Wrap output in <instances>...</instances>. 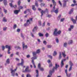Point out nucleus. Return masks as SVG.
Segmentation results:
<instances>
[{"instance_id": "obj_8", "label": "nucleus", "mask_w": 77, "mask_h": 77, "mask_svg": "<svg viewBox=\"0 0 77 77\" xmlns=\"http://www.w3.org/2000/svg\"><path fill=\"white\" fill-rule=\"evenodd\" d=\"M30 24V22L29 20H27L26 21V23L24 24V26H28Z\"/></svg>"}, {"instance_id": "obj_63", "label": "nucleus", "mask_w": 77, "mask_h": 77, "mask_svg": "<svg viewBox=\"0 0 77 77\" xmlns=\"http://www.w3.org/2000/svg\"><path fill=\"white\" fill-rule=\"evenodd\" d=\"M72 29L70 28H69L68 29V30L69 31V32H71V29Z\"/></svg>"}, {"instance_id": "obj_14", "label": "nucleus", "mask_w": 77, "mask_h": 77, "mask_svg": "<svg viewBox=\"0 0 77 77\" xmlns=\"http://www.w3.org/2000/svg\"><path fill=\"white\" fill-rule=\"evenodd\" d=\"M37 59V57H32L31 59L32 60V62H34V60Z\"/></svg>"}, {"instance_id": "obj_2", "label": "nucleus", "mask_w": 77, "mask_h": 77, "mask_svg": "<svg viewBox=\"0 0 77 77\" xmlns=\"http://www.w3.org/2000/svg\"><path fill=\"white\" fill-rule=\"evenodd\" d=\"M61 34V31L59 30L57 32V29L55 28L54 29L53 35L54 36H57L58 35H60Z\"/></svg>"}, {"instance_id": "obj_1", "label": "nucleus", "mask_w": 77, "mask_h": 77, "mask_svg": "<svg viewBox=\"0 0 77 77\" xmlns=\"http://www.w3.org/2000/svg\"><path fill=\"white\" fill-rule=\"evenodd\" d=\"M59 67V65H57V63H56L55 64V66L54 67L52 70H50L49 71V74L48 75L47 77H51V75H52V73L53 72H54V69L57 70L58 68Z\"/></svg>"}, {"instance_id": "obj_64", "label": "nucleus", "mask_w": 77, "mask_h": 77, "mask_svg": "<svg viewBox=\"0 0 77 77\" xmlns=\"http://www.w3.org/2000/svg\"><path fill=\"white\" fill-rule=\"evenodd\" d=\"M17 32H20V29H18L17 30Z\"/></svg>"}, {"instance_id": "obj_50", "label": "nucleus", "mask_w": 77, "mask_h": 77, "mask_svg": "<svg viewBox=\"0 0 77 77\" xmlns=\"http://www.w3.org/2000/svg\"><path fill=\"white\" fill-rule=\"evenodd\" d=\"M38 68L39 69L41 68V64L39 63L38 65Z\"/></svg>"}, {"instance_id": "obj_19", "label": "nucleus", "mask_w": 77, "mask_h": 77, "mask_svg": "<svg viewBox=\"0 0 77 77\" xmlns=\"http://www.w3.org/2000/svg\"><path fill=\"white\" fill-rule=\"evenodd\" d=\"M74 11V8H72L71 10H70V11L69 12V14H71L72 13V12Z\"/></svg>"}, {"instance_id": "obj_52", "label": "nucleus", "mask_w": 77, "mask_h": 77, "mask_svg": "<svg viewBox=\"0 0 77 77\" xmlns=\"http://www.w3.org/2000/svg\"><path fill=\"white\" fill-rule=\"evenodd\" d=\"M39 69H40L41 71H44V70L43 68H40Z\"/></svg>"}, {"instance_id": "obj_3", "label": "nucleus", "mask_w": 77, "mask_h": 77, "mask_svg": "<svg viewBox=\"0 0 77 77\" xmlns=\"http://www.w3.org/2000/svg\"><path fill=\"white\" fill-rule=\"evenodd\" d=\"M29 67L27 66L26 67V69H25V70L23 71V72H31V70L29 69Z\"/></svg>"}, {"instance_id": "obj_20", "label": "nucleus", "mask_w": 77, "mask_h": 77, "mask_svg": "<svg viewBox=\"0 0 77 77\" xmlns=\"http://www.w3.org/2000/svg\"><path fill=\"white\" fill-rule=\"evenodd\" d=\"M37 29L38 27H37V26H35L32 30V32H35V31L37 30Z\"/></svg>"}, {"instance_id": "obj_41", "label": "nucleus", "mask_w": 77, "mask_h": 77, "mask_svg": "<svg viewBox=\"0 0 77 77\" xmlns=\"http://www.w3.org/2000/svg\"><path fill=\"white\" fill-rule=\"evenodd\" d=\"M16 28H17V25L16 24H14V27H13V29H15Z\"/></svg>"}, {"instance_id": "obj_59", "label": "nucleus", "mask_w": 77, "mask_h": 77, "mask_svg": "<svg viewBox=\"0 0 77 77\" xmlns=\"http://www.w3.org/2000/svg\"><path fill=\"white\" fill-rule=\"evenodd\" d=\"M53 66V64H52V63H51V64L49 65V67H52Z\"/></svg>"}, {"instance_id": "obj_18", "label": "nucleus", "mask_w": 77, "mask_h": 77, "mask_svg": "<svg viewBox=\"0 0 77 77\" xmlns=\"http://www.w3.org/2000/svg\"><path fill=\"white\" fill-rule=\"evenodd\" d=\"M61 58H62V53L60 52H59V60H60V59H61Z\"/></svg>"}, {"instance_id": "obj_55", "label": "nucleus", "mask_w": 77, "mask_h": 77, "mask_svg": "<svg viewBox=\"0 0 77 77\" xmlns=\"http://www.w3.org/2000/svg\"><path fill=\"white\" fill-rule=\"evenodd\" d=\"M72 70V67H70V68L69 69V71L70 72L71 71V70Z\"/></svg>"}, {"instance_id": "obj_49", "label": "nucleus", "mask_w": 77, "mask_h": 77, "mask_svg": "<svg viewBox=\"0 0 77 77\" xmlns=\"http://www.w3.org/2000/svg\"><path fill=\"white\" fill-rule=\"evenodd\" d=\"M48 57L49 58H50L51 59H52L53 58V57H52V56H51V55H48Z\"/></svg>"}, {"instance_id": "obj_46", "label": "nucleus", "mask_w": 77, "mask_h": 77, "mask_svg": "<svg viewBox=\"0 0 77 77\" xmlns=\"http://www.w3.org/2000/svg\"><path fill=\"white\" fill-rule=\"evenodd\" d=\"M62 53L63 56V57H65L66 56V55L65 54V52H62Z\"/></svg>"}, {"instance_id": "obj_53", "label": "nucleus", "mask_w": 77, "mask_h": 77, "mask_svg": "<svg viewBox=\"0 0 77 77\" xmlns=\"http://www.w3.org/2000/svg\"><path fill=\"white\" fill-rule=\"evenodd\" d=\"M64 20H65V19L64 18H62L60 20V22H63V21H64Z\"/></svg>"}, {"instance_id": "obj_61", "label": "nucleus", "mask_w": 77, "mask_h": 77, "mask_svg": "<svg viewBox=\"0 0 77 77\" xmlns=\"http://www.w3.org/2000/svg\"><path fill=\"white\" fill-rule=\"evenodd\" d=\"M45 22H44L43 25H42V27H44V26H45Z\"/></svg>"}, {"instance_id": "obj_12", "label": "nucleus", "mask_w": 77, "mask_h": 77, "mask_svg": "<svg viewBox=\"0 0 77 77\" xmlns=\"http://www.w3.org/2000/svg\"><path fill=\"white\" fill-rule=\"evenodd\" d=\"M10 6L11 8H17V5H12V3H10Z\"/></svg>"}, {"instance_id": "obj_13", "label": "nucleus", "mask_w": 77, "mask_h": 77, "mask_svg": "<svg viewBox=\"0 0 77 77\" xmlns=\"http://www.w3.org/2000/svg\"><path fill=\"white\" fill-rule=\"evenodd\" d=\"M19 12H20V10H16L14 11V13L15 14H18L19 13Z\"/></svg>"}, {"instance_id": "obj_25", "label": "nucleus", "mask_w": 77, "mask_h": 77, "mask_svg": "<svg viewBox=\"0 0 77 77\" xmlns=\"http://www.w3.org/2000/svg\"><path fill=\"white\" fill-rule=\"evenodd\" d=\"M58 11H59L58 8H57L55 10H54V12L55 13V14H57L58 13Z\"/></svg>"}, {"instance_id": "obj_6", "label": "nucleus", "mask_w": 77, "mask_h": 77, "mask_svg": "<svg viewBox=\"0 0 77 77\" xmlns=\"http://www.w3.org/2000/svg\"><path fill=\"white\" fill-rule=\"evenodd\" d=\"M11 46H9L8 45H6V48H8V54H10L11 52H10V50H11Z\"/></svg>"}, {"instance_id": "obj_32", "label": "nucleus", "mask_w": 77, "mask_h": 77, "mask_svg": "<svg viewBox=\"0 0 77 77\" xmlns=\"http://www.w3.org/2000/svg\"><path fill=\"white\" fill-rule=\"evenodd\" d=\"M69 64H70V67H72V66H73V63H72V62L71 61H70L69 62Z\"/></svg>"}, {"instance_id": "obj_5", "label": "nucleus", "mask_w": 77, "mask_h": 77, "mask_svg": "<svg viewBox=\"0 0 77 77\" xmlns=\"http://www.w3.org/2000/svg\"><path fill=\"white\" fill-rule=\"evenodd\" d=\"M16 70L17 69H15L14 70H13L12 69H11V75H12V76H15V72Z\"/></svg>"}, {"instance_id": "obj_57", "label": "nucleus", "mask_w": 77, "mask_h": 77, "mask_svg": "<svg viewBox=\"0 0 77 77\" xmlns=\"http://www.w3.org/2000/svg\"><path fill=\"white\" fill-rule=\"evenodd\" d=\"M47 47H48V48H51V45H48L47 46Z\"/></svg>"}, {"instance_id": "obj_43", "label": "nucleus", "mask_w": 77, "mask_h": 77, "mask_svg": "<svg viewBox=\"0 0 77 77\" xmlns=\"http://www.w3.org/2000/svg\"><path fill=\"white\" fill-rule=\"evenodd\" d=\"M7 30V27H4L3 28V30L4 31H6Z\"/></svg>"}, {"instance_id": "obj_62", "label": "nucleus", "mask_w": 77, "mask_h": 77, "mask_svg": "<svg viewBox=\"0 0 77 77\" xmlns=\"http://www.w3.org/2000/svg\"><path fill=\"white\" fill-rule=\"evenodd\" d=\"M16 54L18 56V55H19V52H17L16 53Z\"/></svg>"}, {"instance_id": "obj_38", "label": "nucleus", "mask_w": 77, "mask_h": 77, "mask_svg": "<svg viewBox=\"0 0 77 77\" xmlns=\"http://www.w3.org/2000/svg\"><path fill=\"white\" fill-rule=\"evenodd\" d=\"M21 36L22 37V38H23V39H24V36H23V34L22 33H21Z\"/></svg>"}, {"instance_id": "obj_42", "label": "nucleus", "mask_w": 77, "mask_h": 77, "mask_svg": "<svg viewBox=\"0 0 77 77\" xmlns=\"http://www.w3.org/2000/svg\"><path fill=\"white\" fill-rule=\"evenodd\" d=\"M26 77H32L31 75L29 74H28L26 75Z\"/></svg>"}, {"instance_id": "obj_54", "label": "nucleus", "mask_w": 77, "mask_h": 77, "mask_svg": "<svg viewBox=\"0 0 77 77\" xmlns=\"http://www.w3.org/2000/svg\"><path fill=\"white\" fill-rule=\"evenodd\" d=\"M70 28L72 29H73L74 28V26L73 25H70Z\"/></svg>"}, {"instance_id": "obj_56", "label": "nucleus", "mask_w": 77, "mask_h": 77, "mask_svg": "<svg viewBox=\"0 0 77 77\" xmlns=\"http://www.w3.org/2000/svg\"><path fill=\"white\" fill-rule=\"evenodd\" d=\"M20 3H21V1H20V0H19V1L18 2V5H20Z\"/></svg>"}, {"instance_id": "obj_29", "label": "nucleus", "mask_w": 77, "mask_h": 77, "mask_svg": "<svg viewBox=\"0 0 77 77\" xmlns=\"http://www.w3.org/2000/svg\"><path fill=\"white\" fill-rule=\"evenodd\" d=\"M41 52V50L40 49H38L36 50V53L37 54H38V53H40Z\"/></svg>"}, {"instance_id": "obj_34", "label": "nucleus", "mask_w": 77, "mask_h": 77, "mask_svg": "<svg viewBox=\"0 0 77 77\" xmlns=\"http://www.w3.org/2000/svg\"><path fill=\"white\" fill-rule=\"evenodd\" d=\"M48 36H49V34L48 33H46L45 34V36L46 38H48Z\"/></svg>"}, {"instance_id": "obj_10", "label": "nucleus", "mask_w": 77, "mask_h": 77, "mask_svg": "<svg viewBox=\"0 0 77 77\" xmlns=\"http://www.w3.org/2000/svg\"><path fill=\"white\" fill-rule=\"evenodd\" d=\"M24 60L23 59H21V62L20 63H19L17 65L18 66L19 65H21L22 66H23V64H24Z\"/></svg>"}, {"instance_id": "obj_4", "label": "nucleus", "mask_w": 77, "mask_h": 77, "mask_svg": "<svg viewBox=\"0 0 77 77\" xmlns=\"http://www.w3.org/2000/svg\"><path fill=\"white\" fill-rule=\"evenodd\" d=\"M46 12L48 13V9H47V8H46L45 9L44 11L43 10L41 12V17H42V15H44V14H45Z\"/></svg>"}, {"instance_id": "obj_30", "label": "nucleus", "mask_w": 77, "mask_h": 77, "mask_svg": "<svg viewBox=\"0 0 77 77\" xmlns=\"http://www.w3.org/2000/svg\"><path fill=\"white\" fill-rule=\"evenodd\" d=\"M3 9L4 11V12H5V14H7L8 12L7 10H6V9H5V8H3Z\"/></svg>"}, {"instance_id": "obj_31", "label": "nucleus", "mask_w": 77, "mask_h": 77, "mask_svg": "<svg viewBox=\"0 0 77 77\" xmlns=\"http://www.w3.org/2000/svg\"><path fill=\"white\" fill-rule=\"evenodd\" d=\"M55 41L57 43H59V39H58V38L57 37H56L55 38Z\"/></svg>"}, {"instance_id": "obj_15", "label": "nucleus", "mask_w": 77, "mask_h": 77, "mask_svg": "<svg viewBox=\"0 0 77 77\" xmlns=\"http://www.w3.org/2000/svg\"><path fill=\"white\" fill-rule=\"evenodd\" d=\"M63 7H65L66 6V1L65 0H63Z\"/></svg>"}, {"instance_id": "obj_28", "label": "nucleus", "mask_w": 77, "mask_h": 77, "mask_svg": "<svg viewBox=\"0 0 77 77\" xmlns=\"http://www.w3.org/2000/svg\"><path fill=\"white\" fill-rule=\"evenodd\" d=\"M36 54H37V53H36V52H32V54L33 57H35V56Z\"/></svg>"}, {"instance_id": "obj_35", "label": "nucleus", "mask_w": 77, "mask_h": 77, "mask_svg": "<svg viewBox=\"0 0 77 77\" xmlns=\"http://www.w3.org/2000/svg\"><path fill=\"white\" fill-rule=\"evenodd\" d=\"M45 4L44 3H42L40 4V6H41V7L42 6H45Z\"/></svg>"}, {"instance_id": "obj_47", "label": "nucleus", "mask_w": 77, "mask_h": 77, "mask_svg": "<svg viewBox=\"0 0 77 77\" xmlns=\"http://www.w3.org/2000/svg\"><path fill=\"white\" fill-rule=\"evenodd\" d=\"M33 65H34V68H36V66L35 65V63L34 62H32Z\"/></svg>"}, {"instance_id": "obj_37", "label": "nucleus", "mask_w": 77, "mask_h": 77, "mask_svg": "<svg viewBox=\"0 0 77 77\" xmlns=\"http://www.w3.org/2000/svg\"><path fill=\"white\" fill-rule=\"evenodd\" d=\"M66 75V76H67V77H70V76H71V74L70 73L68 74H67Z\"/></svg>"}, {"instance_id": "obj_7", "label": "nucleus", "mask_w": 77, "mask_h": 77, "mask_svg": "<svg viewBox=\"0 0 77 77\" xmlns=\"http://www.w3.org/2000/svg\"><path fill=\"white\" fill-rule=\"evenodd\" d=\"M66 60V59H63V60H62L61 64H60V66L61 68H62V67H63V66L64 65V63H63V61H65Z\"/></svg>"}, {"instance_id": "obj_51", "label": "nucleus", "mask_w": 77, "mask_h": 77, "mask_svg": "<svg viewBox=\"0 0 77 77\" xmlns=\"http://www.w3.org/2000/svg\"><path fill=\"white\" fill-rule=\"evenodd\" d=\"M5 47L4 46H2V49L3 51L4 50H5Z\"/></svg>"}, {"instance_id": "obj_24", "label": "nucleus", "mask_w": 77, "mask_h": 77, "mask_svg": "<svg viewBox=\"0 0 77 77\" xmlns=\"http://www.w3.org/2000/svg\"><path fill=\"white\" fill-rule=\"evenodd\" d=\"M32 10H33V11H35L36 10V8H35V5H32Z\"/></svg>"}, {"instance_id": "obj_39", "label": "nucleus", "mask_w": 77, "mask_h": 77, "mask_svg": "<svg viewBox=\"0 0 77 77\" xmlns=\"http://www.w3.org/2000/svg\"><path fill=\"white\" fill-rule=\"evenodd\" d=\"M6 62L7 63H8V64H9V63H10V61H9V59H8L7 61H6Z\"/></svg>"}, {"instance_id": "obj_58", "label": "nucleus", "mask_w": 77, "mask_h": 77, "mask_svg": "<svg viewBox=\"0 0 77 77\" xmlns=\"http://www.w3.org/2000/svg\"><path fill=\"white\" fill-rule=\"evenodd\" d=\"M51 17V15H47V17H48L49 18H50Z\"/></svg>"}, {"instance_id": "obj_48", "label": "nucleus", "mask_w": 77, "mask_h": 77, "mask_svg": "<svg viewBox=\"0 0 77 77\" xmlns=\"http://www.w3.org/2000/svg\"><path fill=\"white\" fill-rule=\"evenodd\" d=\"M43 43L45 45H47V42L45 41H44L43 42Z\"/></svg>"}, {"instance_id": "obj_45", "label": "nucleus", "mask_w": 77, "mask_h": 77, "mask_svg": "<svg viewBox=\"0 0 77 77\" xmlns=\"http://www.w3.org/2000/svg\"><path fill=\"white\" fill-rule=\"evenodd\" d=\"M38 24L40 26H41L42 24H41V21H38Z\"/></svg>"}, {"instance_id": "obj_27", "label": "nucleus", "mask_w": 77, "mask_h": 77, "mask_svg": "<svg viewBox=\"0 0 77 77\" xmlns=\"http://www.w3.org/2000/svg\"><path fill=\"white\" fill-rule=\"evenodd\" d=\"M38 35L40 37H41L42 36H44V35L42 33H41V32H39L38 33Z\"/></svg>"}, {"instance_id": "obj_36", "label": "nucleus", "mask_w": 77, "mask_h": 77, "mask_svg": "<svg viewBox=\"0 0 77 77\" xmlns=\"http://www.w3.org/2000/svg\"><path fill=\"white\" fill-rule=\"evenodd\" d=\"M61 17V15H60L57 18L58 20H59L60 19V17Z\"/></svg>"}, {"instance_id": "obj_21", "label": "nucleus", "mask_w": 77, "mask_h": 77, "mask_svg": "<svg viewBox=\"0 0 77 77\" xmlns=\"http://www.w3.org/2000/svg\"><path fill=\"white\" fill-rule=\"evenodd\" d=\"M73 43V41H72V40H69L68 43V44L69 45H70L71 44H72Z\"/></svg>"}, {"instance_id": "obj_60", "label": "nucleus", "mask_w": 77, "mask_h": 77, "mask_svg": "<svg viewBox=\"0 0 77 77\" xmlns=\"http://www.w3.org/2000/svg\"><path fill=\"white\" fill-rule=\"evenodd\" d=\"M65 73H66V75L68 74L67 69H66L65 70Z\"/></svg>"}, {"instance_id": "obj_40", "label": "nucleus", "mask_w": 77, "mask_h": 77, "mask_svg": "<svg viewBox=\"0 0 77 77\" xmlns=\"http://www.w3.org/2000/svg\"><path fill=\"white\" fill-rule=\"evenodd\" d=\"M35 5L37 7H38V2H37V1H36L35 3Z\"/></svg>"}, {"instance_id": "obj_23", "label": "nucleus", "mask_w": 77, "mask_h": 77, "mask_svg": "<svg viewBox=\"0 0 77 77\" xmlns=\"http://www.w3.org/2000/svg\"><path fill=\"white\" fill-rule=\"evenodd\" d=\"M57 52L56 51H54V52L53 54V56H56L57 55Z\"/></svg>"}, {"instance_id": "obj_44", "label": "nucleus", "mask_w": 77, "mask_h": 77, "mask_svg": "<svg viewBox=\"0 0 77 77\" xmlns=\"http://www.w3.org/2000/svg\"><path fill=\"white\" fill-rule=\"evenodd\" d=\"M58 3H59V4L60 5V6H61L62 7V3H61V2L60 1H59Z\"/></svg>"}, {"instance_id": "obj_17", "label": "nucleus", "mask_w": 77, "mask_h": 77, "mask_svg": "<svg viewBox=\"0 0 77 77\" xmlns=\"http://www.w3.org/2000/svg\"><path fill=\"white\" fill-rule=\"evenodd\" d=\"M3 3L4 4L5 6L7 5V3H8L7 0H3Z\"/></svg>"}, {"instance_id": "obj_16", "label": "nucleus", "mask_w": 77, "mask_h": 77, "mask_svg": "<svg viewBox=\"0 0 77 77\" xmlns=\"http://www.w3.org/2000/svg\"><path fill=\"white\" fill-rule=\"evenodd\" d=\"M71 21H72L73 23H74V24H75V23H76V20L75 19H74L73 18H71Z\"/></svg>"}, {"instance_id": "obj_9", "label": "nucleus", "mask_w": 77, "mask_h": 77, "mask_svg": "<svg viewBox=\"0 0 77 77\" xmlns=\"http://www.w3.org/2000/svg\"><path fill=\"white\" fill-rule=\"evenodd\" d=\"M22 44L23 47V50H24V48H25V49H27V45H25V44H24V42H23Z\"/></svg>"}, {"instance_id": "obj_22", "label": "nucleus", "mask_w": 77, "mask_h": 77, "mask_svg": "<svg viewBox=\"0 0 77 77\" xmlns=\"http://www.w3.org/2000/svg\"><path fill=\"white\" fill-rule=\"evenodd\" d=\"M35 71L36 72V73L37 74V75H36V77H38V76H39V72L38 71V70H36Z\"/></svg>"}, {"instance_id": "obj_26", "label": "nucleus", "mask_w": 77, "mask_h": 77, "mask_svg": "<svg viewBox=\"0 0 77 77\" xmlns=\"http://www.w3.org/2000/svg\"><path fill=\"white\" fill-rule=\"evenodd\" d=\"M2 21L3 22H7V20L6 19V17H3Z\"/></svg>"}, {"instance_id": "obj_11", "label": "nucleus", "mask_w": 77, "mask_h": 77, "mask_svg": "<svg viewBox=\"0 0 77 77\" xmlns=\"http://www.w3.org/2000/svg\"><path fill=\"white\" fill-rule=\"evenodd\" d=\"M52 2L53 3V4L54 5V7H53V10H54L55 9V6L56 5V3L55 2V1L54 0H52Z\"/></svg>"}, {"instance_id": "obj_33", "label": "nucleus", "mask_w": 77, "mask_h": 77, "mask_svg": "<svg viewBox=\"0 0 77 77\" xmlns=\"http://www.w3.org/2000/svg\"><path fill=\"white\" fill-rule=\"evenodd\" d=\"M68 45V43H64L63 46L64 47H66L67 46V45Z\"/></svg>"}]
</instances>
